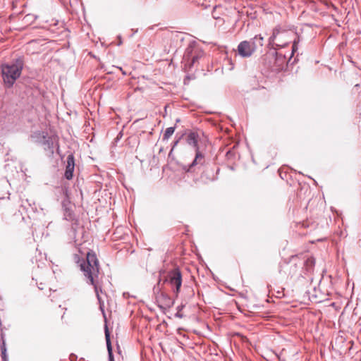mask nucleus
Returning a JSON list of instances; mask_svg holds the SVG:
<instances>
[{
  "mask_svg": "<svg viewBox=\"0 0 361 361\" xmlns=\"http://www.w3.org/2000/svg\"><path fill=\"white\" fill-rule=\"evenodd\" d=\"M64 216H65V219L66 220L70 221V220H73V214L69 210H68V209L66 211V213H65Z\"/></svg>",
  "mask_w": 361,
  "mask_h": 361,
  "instance_id": "nucleus-18",
  "label": "nucleus"
},
{
  "mask_svg": "<svg viewBox=\"0 0 361 361\" xmlns=\"http://www.w3.org/2000/svg\"><path fill=\"white\" fill-rule=\"evenodd\" d=\"M185 307V305L183 304H181L180 305H178L177 307H176V310H177V312L175 314V317H177V318H183L184 317V314L181 312L182 310Z\"/></svg>",
  "mask_w": 361,
  "mask_h": 361,
  "instance_id": "nucleus-16",
  "label": "nucleus"
},
{
  "mask_svg": "<svg viewBox=\"0 0 361 361\" xmlns=\"http://www.w3.org/2000/svg\"><path fill=\"white\" fill-rule=\"evenodd\" d=\"M75 169V157L73 154H68L66 159V166L64 176L67 180H71Z\"/></svg>",
  "mask_w": 361,
  "mask_h": 361,
  "instance_id": "nucleus-9",
  "label": "nucleus"
},
{
  "mask_svg": "<svg viewBox=\"0 0 361 361\" xmlns=\"http://www.w3.org/2000/svg\"><path fill=\"white\" fill-rule=\"evenodd\" d=\"M300 42L299 37L297 39H295L292 46V54H293L298 50V44Z\"/></svg>",
  "mask_w": 361,
  "mask_h": 361,
  "instance_id": "nucleus-17",
  "label": "nucleus"
},
{
  "mask_svg": "<svg viewBox=\"0 0 361 361\" xmlns=\"http://www.w3.org/2000/svg\"><path fill=\"white\" fill-rule=\"evenodd\" d=\"M286 35V32H281L279 27H275L273 30L271 36L269 38V45L273 49L286 47L289 42H283L282 38Z\"/></svg>",
  "mask_w": 361,
  "mask_h": 361,
  "instance_id": "nucleus-6",
  "label": "nucleus"
},
{
  "mask_svg": "<svg viewBox=\"0 0 361 361\" xmlns=\"http://www.w3.org/2000/svg\"><path fill=\"white\" fill-rule=\"evenodd\" d=\"M80 270L83 272L86 282L93 286L97 300H99V307L104 312V302H102L99 293H102V286H99L97 279L99 273V264L96 254L93 251L87 253L86 259H78Z\"/></svg>",
  "mask_w": 361,
  "mask_h": 361,
  "instance_id": "nucleus-1",
  "label": "nucleus"
},
{
  "mask_svg": "<svg viewBox=\"0 0 361 361\" xmlns=\"http://www.w3.org/2000/svg\"><path fill=\"white\" fill-rule=\"evenodd\" d=\"M200 54L197 48L194 45L190 44L185 49L183 60L185 63V66L191 68L192 66L198 61Z\"/></svg>",
  "mask_w": 361,
  "mask_h": 361,
  "instance_id": "nucleus-7",
  "label": "nucleus"
},
{
  "mask_svg": "<svg viewBox=\"0 0 361 361\" xmlns=\"http://www.w3.org/2000/svg\"><path fill=\"white\" fill-rule=\"evenodd\" d=\"M105 338H106V348L108 351V357H109V361H114V355L112 353V346L110 340V334L108 330L107 326H105Z\"/></svg>",
  "mask_w": 361,
  "mask_h": 361,
  "instance_id": "nucleus-12",
  "label": "nucleus"
},
{
  "mask_svg": "<svg viewBox=\"0 0 361 361\" xmlns=\"http://www.w3.org/2000/svg\"><path fill=\"white\" fill-rule=\"evenodd\" d=\"M39 288L41 290H43L44 288L42 287V286H40V287H39Z\"/></svg>",
  "mask_w": 361,
  "mask_h": 361,
  "instance_id": "nucleus-28",
  "label": "nucleus"
},
{
  "mask_svg": "<svg viewBox=\"0 0 361 361\" xmlns=\"http://www.w3.org/2000/svg\"><path fill=\"white\" fill-rule=\"evenodd\" d=\"M255 42H256V44H257V47L258 46H259V39L255 40Z\"/></svg>",
  "mask_w": 361,
  "mask_h": 361,
  "instance_id": "nucleus-27",
  "label": "nucleus"
},
{
  "mask_svg": "<svg viewBox=\"0 0 361 361\" xmlns=\"http://www.w3.org/2000/svg\"><path fill=\"white\" fill-rule=\"evenodd\" d=\"M28 90L26 89V90H24V92L27 93Z\"/></svg>",
  "mask_w": 361,
  "mask_h": 361,
  "instance_id": "nucleus-30",
  "label": "nucleus"
},
{
  "mask_svg": "<svg viewBox=\"0 0 361 361\" xmlns=\"http://www.w3.org/2000/svg\"><path fill=\"white\" fill-rule=\"evenodd\" d=\"M39 288L41 290H43L44 288L42 287V286H40V287H39Z\"/></svg>",
  "mask_w": 361,
  "mask_h": 361,
  "instance_id": "nucleus-29",
  "label": "nucleus"
},
{
  "mask_svg": "<svg viewBox=\"0 0 361 361\" xmlns=\"http://www.w3.org/2000/svg\"><path fill=\"white\" fill-rule=\"evenodd\" d=\"M0 348H1V351H6V343H5V341L3 339L2 340V343L0 345Z\"/></svg>",
  "mask_w": 361,
  "mask_h": 361,
  "instance_id": "nucleus-19",
  "label": "nucleus"
},
{
  "mask_svg": "<svg viewBox=\"0 0 361 361\" xmlns=\"http://www.w3.org/2000/svg\"><path fill=\"white\" fill-rule=\"evenodd\" d=\"M1 68L5 85L7 87H11L20 75L23 70V59L18 56L11 63L1 65Z\"/></svg>",
  "mask_w": 361,
  "mask_h": 361,
  "instance_id": "nucleus-2",
  "label": "nucleus"
},
{
  "mask_svg": "<svg viewBox=\"0 0 361 361\" xmlns=\"http://www.w3.org/2000/svg\"><path fill=\"white\" fill-rule=\"evenodd\" d=\"M47 135V133L43 131H37L30 135V139L32 142L42 145Z\"/></svg>",
  "mask_w": 361,
  "mask_h": 361,
  "instance_id": "nucleus-11",
  "label": "nucleus"
},
{
  "mask_svg": "<svg viewBox=\"0 0 361 361\" xmlns=\"http://www.w3.org/2000/svg\"><path fill=\"white\" fill-rule=\"evenodd\" d=\"M1 357H2L3 360H6V351H1Z\"/></svg>",
  "mask_w": 361,
  "mask_h": 361,
  "instance_id": "nucleus-22",
  "label": "nucleus"
},
{
  "mask_svg": "<svg viewBox=\"0 0 361 361\" xmlns=\"http://www.w3.org/2000/svg\"><path fill=\"white\" fill-rule=\"evenodd\" d=\"M315 264V259L313 257H309L305 262V267L307 272H312Z\"/></svg>",
  "mask_w": 361,
  "mask_h": 361,
  "instance_id": "nucleus-13",
  "label": "nucleus"
},
{
  "mask_svg": "<svg viewBox=\"0 0 361 361\" xmlns=\"http://www.w3.org/2000/svg\"><path fill=\"white\" fill-rule=\"evenodd\" d=\"M173 151L172 149H171V151L169 152V157H170L171 155H173Z\"/></svg>",
  "mask_w": 361,
  "mask_h": 361,
  "instance_id": "nucleus-26",
  "label": "nucleus"
},
{
  "mask_svg": "<svg viewBox=\"0 0 361 361\" xmlns=\"http://www.w3.org/2000/svg\"><path fill=\"white\" fill-rule=\"evenodd\" d=\"M157 300L158 306L161 309L170 308L174 304L172 300L167 294L161 293L157 297Z\"/></svg>",
  "mask_w": 361,
  "mask_h": 361,
  "instance_id": "nucleus-10",
  "label": "nucleus"
},
{
  "mask_svg": "<svg viewBox=\"0 0 361 361\" xmlns=\"http://www.w3.org/2000/svg\"><path fill=\"white\" fill-rule=\"evenodd\" d=\"M160 281H161V279H159V282H158L157 286H159V285ZM156 290H159V286H157V287H154V290L155 291Z\"/></svg>",
  "mask_w": 361,
  "mask_h": 361,
  "instance_id": "nucleus-25",
  "label": "nucleus"
},
{
  "mask_svg": "<svg viewBox=\"0 0 361 361\" xmlns=\"http://www.w3.org/2000/svg\"><path fill=\"white\" fill-rule=\"evenodd\" d=\"M36 16H34L32 14H27L24 16V23H26L27 25H30L36 19Z\"/></svg>",
  "mask_w": 361,
  "mask_h": 361,
  "instance_id": "nucleus-15",
  "label": "nucleus"
},
{
  "mask_svg": "<svg viewBox=\"0 0 361 361\" xmlns=\"http://www.w3.org/2000/svg\"><path fill=\"white\" fill-rule=\"evenodd\" d=\"M44 147V151L49 157H51L54 153V148L58 145V139L56 136H48L45 138L42 145Z\"/></svg>",
  "mask_w": 361,
  "mask_h": 361,
  "instance_id": "nucleus-8",
  "label": "nucleus"
},
{
  "mask_svg": "<svg viewBox=\"0 0 361 361\" xmlns=\"http://www.w3.org/2000/svg\"><path fill=\"white\" fill-rule=\"evenodd\" d=\"M179 121H180V119H177V120H176V122H177V123H179Z\"/></svg>",
  "mask_w": 361,
  "mask_h": 361,
  "instance_id": "nucleus-32",
  "label": "nucleus"
},
{
  "mask_svg": "<svg viewBox=\"0 0 361 361\" xmlns=\"http://www.w3.org/2000/svg\"><path fill=\"white\" fill-rule=\"evenodd\" d=\"M279 59L281 61H283V59L282 58V56H281Z\"/></svg>",
  "mask_w": 361,
  "mask_h": 361,
  "instance_id": "nucleus-31",
  "label": "nucleus"
},
{
  "mask_svg": "<svg viewBox=\"0 0 361 361\" xmlns=\"http://www.w3.org/2000/svg\"><path fill=\"white\" fill-rule=\"evenodd\" d=\"M164 283H168L173 293L175 298H177L182 286V274L178 268L169 271L166 276Z\"/></svg>",
  "mask_w": 361,
  "mask_h": 361,
  "instance_id": "nucleus-5",
  "label": "nucleus"
},
{
  "mask_svg": "<svg viewBox=\"0 0 361 361\" xmlns=\"http://www.w3.org/2000/svg\"><path fill=\"white\" fill-rule=\"evenodd\" d=\"M259 39V47L263 46L264 38L261 35H256L250 41H243L238 46V51L240 56L247 58L251 56L257 49L255 40Z\"/></svg>",
  "mask_w": 361,
  "mask_h": 361,
  "instance_id": "nucleus-4",
  "label": "nucleus"
},
{
  "mask_svg": "<svg viewBox=\"0 0 361 361\" xmlns=\"http://www.w3.org/2000/svg\"><path fill=\"white\" fill-rule=\"evenodd\" d=\"M271 58L273 59H274L275 61H277L278 60V54L276 52H275V54L271 56Z\"/></svg>",
  "mask_w": 361,
  "mask_h": 361,
  "instance_id": "nucleus-23",
  "label": "nucleus"
},
{
  "mask_svg": "<svg viewBox=\"0 0 361 361\" xmlns=\"http://www.w3.org/2000/svg\"><path fill=\"white\" fill-rule=\"evenodd\" d=\"M180 140V137H179L178 140H176V141H174V142H173V145H172V147H171L172 150H173V149H174V148L177 146V145L178 144V142H179Z\"/></svg>",
  "mask_w": 361,
  "mask_h": 361,
  "instance_id": "nucleus-20",
  "label": "nucleus"
},
{
  "mask_svg": "<svg viewBox=\"0 0 361 361\" xmlns=\"http://www.w3.org/2000/svg\"><path fill=\"white\" fill-rule=\"evenodd\" d=\"M198 138H199V135L195 132H190L187 135V137H186L187 143L188 145L194 147V148L195 149V152H196L195 157L194 160L192 161V162L190 164H189L188 166H184L183 167V169L187 172H192L193 171V168L195 166H197L198 164L202 165L203 164L204 155L199 150V147H198V144H197Z\"/></svg>",
  "mask_w": 361,
  "mask_h": 361,
  "instance_id": "nucleus-3",
  "label": "nucleus"
},
{
  "mask_svg": "<svg viewBox=\"0 0 361 361\" xmlns=\"http://www.w3.org/2000/svg\"><path fill=\"white\" fill-rule=\"evenodd\" d=\"M273 71H277V70H279L281 68L280 66H276V67H274V66H271V68Z\"/></svg>",
  "mask_w": 361,
  "mask_h": 361,
  "instance_id": "nucleus-24",
  "label": "nucleus"
},
{
  "mask_svg": "<svg viewBox=\"0 0 361 361\" xmlns=\"http://www.w3.org/2000/svg\"><path fill=\"white\" fill-rule=\"evenodd\" d=\"M176 126L167 128L163 135V140H168L169 137L173 134Z\"/></svg>",
  "mask_w": 361,
  "mask_h": 361,
  "instance_id": "nucleus-14",
  "label": "nucleus"
},
{
  "mask_svg": "<svg viewBox=\"0 0 361 361\" xmlns=\"http://www.w3.org/2000/svg\"><path fill=\"white\" fill-rule=\"evenodd\" d=\"M31 94L32 95H34V96L38 95L39 94V91H38V90L35 89V90L32 91Z\"/></svg>",
  "mask_w": 361,
  "mask_h": 361,
  "instance_id": "nucleus-21",
  "label": "nucleus"
}]
</instances>
